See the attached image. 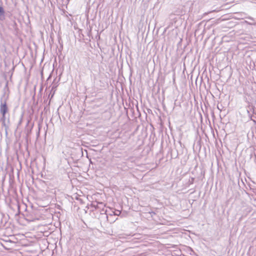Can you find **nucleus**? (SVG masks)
I'll list each match as a JSON object with an SVG mask.
<instances>
[{
  "label": "nucleus",
  "instance_id": "obj_1",
  "mask_svg": "<svg viewBox=\"0 0 256 256\" xmlns=\"http://www.w3.org/2000/svg\"><path fill=\"white\" fill-rule=\"evenodd\" d=\"M8 110L6 102L4 100V102H2L0 106V112L3 117H5V115L7 112Z\"/></svg>",
  "mask_w": 256,
  "mask_h": 256
},
{
  "label": "nucleus",
  "instance_id": "obj_2",
  "mask_svg": "<svg viewBox=\"0 0 256 256\" xmlns=\"http://www.w3.org/2000/svg\"><path fill=\"white\" fill-rule=\"evenodd\" d=\"M4 14V8L0 6V16L3 15Z\"/></svg>",
  "mask_w": 256,
  "mask_h": 256
},
{
  "label": "nucleus",
  "instance_id": "obj_3",
  "mask_svg": "<svg viewBox=\"0 0 256 256\" xmlns=\"http://www.w3.org/2000/svg\"><path fill=\"white\" fill-rule=\"evenodd\" d=\"M90 163L92 164V160H90Z\"/></svg>",
  "mask_w": 256,
  "mask_h": 256
}]
</instances>
